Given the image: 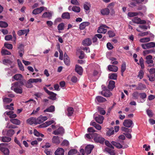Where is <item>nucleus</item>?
Here are the masks:
<instances>
[{
	"label": "nucleus",
	"mask_w": 155,
	"mask_h": 155,
	"mask_svg": "<svg viewBox=\"0 0 155 155\" xmlns=\"http://www.w3.org/2000/svg\"><path fill=\"white\" fill-rule=\"evenodd\" d=\"M91 136L92 138L94 139V141L101 143H103L104 142L105 139L102 137L100 135L95 133H91Z\"/></svg>",
	"instance_id": "f257e3e1"
},
{
	"label": "nucleus",
	"mask_w": 155,
	"mask_h": 155,
	"mask_svg": "<svg viewBox=\"0 0 155 155\" xmlns=\"http://www.w3.org/2000/svg\"><path fill=\"white\" fill-rule=\"evenodd\" d=\"M11 89L17 94H21L23 92L22 87L18 86L13 85L11 87Z\"/></svg>",
	"instance_id": "f03ea898"
},
{
	"label": "nucleus",
	"mask_w": 155,
	"mask_h": 155,
	"mask_svg": "<svg viewBox=\"0 0 155 155\" xmlns=\"http://www.w3.org/2000/svg\"><path fill=\"white\" fill-rule=\"evenodd\" d=\"M123 125L126 127H132L134 125L133 121L130 119H126L124 120L123 123Z\"/></svg>",
	"instance_id": "7ed1b4c3"
},
{
	"label": "nucleus",
	"mask_w": 155,
	"mask_h": 155,
	"mask_svg": "<svg viewBox=\"0 0 155 155\" xmlns=\"http://www.w3.org/2000/svg\"><path fill=\"white\" fill-rule=\"evenodd\" d=\"M104 89L101 92V94L103 96L106 97H109L112 95V93L109 90H106V87H104Z\"/></svg>",
	"instance_id": "20e7f679"
},
{
	"label": "nucleus",
	"mask_w": 155,
	"mask_h": 155,
	"mask_svg": "<svg viewBox=\"0 0 155 155\" xmlns=\"http://www.w3.org/2000/svg\"><path fill=\"white\" fill-rule=\"evenodd\" d=\"M92 44V40L91 39L87 38L84 40L82 43V44L85 46H89Z\"/></svg>",
	"instance_id": "39448f33"
},
{
	"label": "nucleus",
	"mask_w": 155,
	"mask_h": 155,
	"mask_svg": "<svg viewBox=\"0 0 155 155\" xmlns=\"http://www.w3.org/2000/svg\"><path fill=\"white\" fill-rule=\"evenodd\" d=\"M94 148V146L92 145H87L85 149V151L87 154H90Z\"/></svg>",
	"instance_id": "423d86ee"
},
{
	"label": "nucleus",
	"mask_w": 155,
	"mask_h": 155,
	"mask_svg": "<svg viewBox=\"0 0 155 155\" xmlns=\"http://www.w3.org/2000/svg\"><path fill=\"white\" fill-rule=\"evenodd\" d=\"M27 123L30 125L33 124H37L36 118L31 117L28 119L26 121Z\"/></svg>",
	"instance_id": "0eeeda50"
},
{
	"label": "nucleus",
	"mask_w": 155,
	"mask_h": 155,
	"mask_svg": "<svg viewBox=\"0 0 155 155\" xmlns=\"http://www.w3.org/2000/svg\"><path fill=\"white\" fill-rule=\"evenodd\" d=\"M44 7H41L39 8L35 9L33 10L32 13L35 15H37L40 13L44 10Z\"/></svg>",
	"instance_id": "6e6552de"
},
{
	"label": "nucleus",
	"mask_w": 155,
	"mask_h": 155,
	"mask_svg": "<svg viewBox=\"0 0 155 155\" xmlns=\"http://www.w3.org/2000/svg\"><path fill=\"white\" fill-rule=\"evenodd\" d=\"M29 31V29L21 30L18 31L17 34L19 36L24 34H25V36H26Z\"/></svg>",
	"instance_id": "1a4fd4ad"
},
{
	"label": "nucleus",
	"mask_w": 155,
	"mask_h": 155,
	"mask_svg": "<svg viewBox=\"0 0 155 155\" xmlns=\"http://www.w3.org/2000/svg\"><path fill=\"white\" fill-rule=\"evenodd\" d=\"M75 71L80 75L82 74L83 71V68L82 67L78 64L76 65Z\"/></svg>",
	"instance_id": "9d476101"
},
{
	"label": "nucleus",
	"mask_w": 155,
	"mask_h": 155,
	"mask_svg": "<svg viewBox=\"0 0 155 155\" xmlns=\"http://www.w3.org/2000/svg\"><path fill=\"white\" fill-rule=\"evenodd\" d=\"M90 25L88 22H84L81 23L79 25V28L81 30L84 29L86 26H88Z\"/></svg>",
	"instance_id": "9b49d317"
},
{
	"label": "nucleus",
	"mask_w": 155,
	"mask_h": 155,
	"mask_svg": "<svg viewBox=\"0 0 155 155\" xmlns=\"http://www.w3.org/2000/svg\"><path fill=\"white\" fill-rule=\"evenodd\" d=\"M64 150L61 148H58L55 152V155H64Z\"/></svg>",
	"instance_id": "f8f14e48"
},
{
	"label": "nucleus",
	"mask_w": 155,
	"mask_h": 155,
	"mask_svg": "<svg viewBox=\"0 0 155 155\" xmlns=\"http://www.w3.org/2000/svg\"><path fill=\"white\" fill-rule=\"evenodd\" d=\"M95 119L96 121L98 123L101 124L103 123L104 119V117L102 116L99 115L98 116L96 117H95Z\"/></svg>",
	"instance_id": "ddd939ff"
},
{
	"label": "nucleus",
	"mask_w": 155,
	"mask_h": 155,
	"mask_svg": "<svg viewBox=\"0 0 155 155\" xmlns=\"http://www.w3.org/2000/svg\"><path fill=\"white\" fill-rule=\"evenodd\" d=\"M111 143L112 144V145L115 146L116 147H117V148H124V147H123V146L120 143H117L114 141H112L111 142Z\"/></svg>",
	"instance_id": "4468645a"
},
{
	"label": "nucleus",
	"mask_w": 155,
	"mask_h": 155,
	"mask_svg": "<svg viewBox=\"0 0 155 155\" xmlns=\"http://www.w3.org/2000/svg\"><path fill=\"white\" fill-rule=\"evenodd\" d=\"M108 69L110 71L115 72L117 71L118 68L114 65H109L108 66Z\"/></svg>",
	"instance_id": "2eb2a0df"
},
{
	"label": "nucleus",
	"mask_w": 155,
	"mask_h": 155,
	"mask_svg": "<svg viewBox=\"0 0 155 155\" xmlns=\"http://www.w3.org/2000/svg\"><path fill=\"white\" fill-rule=\"evenodd\" d=\"M101 13L103 15H108L110 13V10L108 8H106L101 9Z\"/></svg>",
	"instance_id": "dca6fc26"
},
{
	"label": "nucleus",
	"mask_w": 155,
	"mask_h": 155,
	"mask_svg": "<svg viewBox=\"0 0 155 155\" xmlns=\"http://www.w3.org/2000/svg\"><path fill=\"white\" fill-rule=\"evenodd\" d=\"M115 82L114 81L110 80V81L109 84L108 86V88L109 89L113 90L115 87Z\"/></svg>",
	"instance_id": "f3484780"
},
{
	"label": "nucleus",
	"mask_w": 155,
	"mask_h": 155,
	"mask_svg": "<svg viewBox=\"0 0 155 155\" xmlns=\"http://www.w3.org/2000/svg\"><path fill=\"white\" fill-rule=\"evenodd\" d=\"M48 95H49L50 96L48 97V98L50 99L55 100L57 98L56 97L57 94L52 92H51Z\"/></svg>",
	"instance_id": "a211bd4d"
},
{
	"label": "nucleus",
	"mask_w": 155,
	"mask_h": 155,
	"mask_svg": "<svg viewBox=\"0 0 155 155\" xmlns=\"http://www.w3.org/2000/svg\"><path fill=\"white\" fill-rule=\"evenodd\" d=\"M52 142L56 144H58L60 143L59 137L58 136H54L52 139Z\"/></svg>",
	"instance_id": "6ab92c4d"
},
{
	"label": "nucleus",
	"mask_w": 155,
	"mask_h": 155,
	"mask_svg": "<svg viewBox=\"0 0 155 155\" xmlns=\"http://www.w3.org/2000/svg\"><path fill=\"white\" fill-rule=\"evenodd\" d=\"M95 100L100 103L104 102L107 101L105 98L101 96H97L96 97Z\"/></svg>",
	"instance_id": "aec40b11"
},
{
	"label": "nucleus",
	"mask_w": 155,
	"mask_h": 155,
	"mask_svg": "<svg viewBox=\"0 0 155 155\" xmlns=\"http://www.w3.org/2000/svg\"><path fill=\"white\" fill-rule=\"evenodd\" d=\"M67 110L68 112L67 114V116L68 117L72 116L74 111L73 108L72 107H69L67 108Z\"/></svg>",
	"instance_id": "412c9836"
},
{
	"label": "nucleus",
	"mask_w": 155,
	"mask_h": 155,
	"mask_svg": "<svg viewBox=\"0 0 155 155\" xmlns=\"http://www.w3.org/2000/svg\"><path fill=\"white\" fill-rule=\"evenodd\" d=\"M107 30L106 29L104 28L101 26L97 30V32L99 33L105 34L107 32Z\"/></svg>",
	"instance_id": "4be33fe9"
},
{
	"label": "nucleus",
	"mask_w": 155,
	"mask_h": 155,
	"mask_svg": "<svg viewBox=\"0 0 155 155\" xmlns=\"http://www.w3.org/2000/svg\"><path fill=\"white\" fill-rule=\"evenodd\" d=\"M41 81L42 80L41 78H30L28 80V82H31V83H37L38 82H41Z\"/></svg>",
	"instance_id": "5701e85b"
},
{
	"label": "nucleus",
	"mask_w": 155,
	"mask_h": 155,
	"mask_svg": "<svg viewBox=\"0 0 155 155\" xmlns=\"http://www.w3.org/2000/svg\"><path fill=\"white\" fill-rule=\"evenodd\" d=\"M55 110V107L53 105H51L49 107L47 108L44 110V112H52L54 111Z\"/></svg>",
	"instance_id": "b1692460"
},
{
	"label": "nucleus",
	"mask_w": 155,
	"mask_h": 155,
	"mask_svg": "<svg viewBox=\"0 0 155 155\" xmlns=\"http://www.w3.org/2000/svg\"><path fill=\"white\" fill-rule=\"evenodd\" d=\"M146 88V86L144 84L140 83L138 85L136 88V89L138 90H142Z\"/></svg>",
	"instance_id": "393cba45"
},
{
	"label": "nucleus",
	"mask_w": 155,
	"mask_h": 155,
	"mask_svg": "<svg viewBox=\"0 0 155 155\" xmlns=\"http://www.w3.org/2000/svg\"><path fill=\"white\" fill-rule=\"evenodd\" d=\"M61 17L64 19H69L70 18V13L68 12H64L62 14Z\"/></svg>",
	"instance_id": "a878e982"
},
{
	"label": "nucleus",
	"mask_w": 155,
	"mask_h": 155,
	"mask_svg": "<svg viewBox=\"0 0 155 155\" xmlns=\"http://www.w3.org/2000/svg\"><path fill=\"white\" fill-rule=\"evenodd\" d=\"M10 122L12 123L17 125H19L21 123V122L19 120L17 119H12L10 120Z\"/></svg>",
	"instance_id": "bb28decb"
},
{
	"label": "nucleus",
	"mask_w": 155,
	"mask_h": 155,
	"mask_svg": "<svg viewBox=\"0 0 155 155\" xmlns=\"http://www.w3.org/2000/svg\"><path fill=\"white\" fill-rule=\"evenodd\" d=\"M58 49L60 55L59 58L61 60H62L63 59V51L61 50L60 46L59 44L57 45Z\"/></svg>",
	"instance_id": "cd10ccee"
},
{
	"label": "nucleus",
	"mask_w": 155,
	"mask_h": 155,
	"mask_svg": "<svg viewBox=\"0 0 155 155\" xmlns=\"http://www.w3.org/2000/svg\"><path fill=\"white\" fill-rule=\"evenodd\" d=\"M13 85L18 86H22L23 85H25L24 84L22 81H19L15 82L12 84Z\"/></svg>",
	"instance_id": "c85d7f7f"
},
{
	"label": "nucleus",
	"mask_w": 155,
	"mask_h": 155,
	"mask_svg": "<svg viewBox=\"0 0 155 155\" xmlns=\"http://www.w3.org/2000/svg\"><path fill=\"white\" fill-rule=\"evenodd\" d=\"M15 133L14 130L12 129H10L7 131L6 135L9 137H12Z\"/></svg>",
	"instance_id": "c756f323"
},
{
	"label": "nucleus",
	"mask_w": 155,
	"mask_h": 155,
	"mask_svg": "<svg viewBox=\"0 0 155 155\" xmlns=\"http://www.w3.org/2000/svg\"><path fill=\"white\" fill-rule=\"evenodd\" d=\"M155 53V49H153L152 50H145L143 51L144 55L150 53Z\"/></svg>",
	"instance_id": "7c9ffc66"
},
{
	"label": "nucleus",
	"mask_w": 155,
	"mask_h": 155,
	"mask_svg": "<svg viewBox=\"0 0 155 155\" xmlns=\"http://www.w3.org/2000/svg\"><path fill=\"white\" fill-rule=\"evenodd\" d=\"M1 152L5 155H9V150L7 148L4 147L3 149H2Z\"/></svg>",
	"instance_id": "2f4dec72"
},
{
	"label": "nucleus",
	"mask_w": 155,
	"mask_h": 155,
	"mask_svg": "<svg viewBox=\"0 0 155 155\" xmlns=\"http://www.w3.org/2000/svg\"><path fill=\"white\" fill-rule=\"evenodd\" d=\"M72 10L75 12L78 13L80 12L81 9L79 7L75 6L72 7Z\"/></svg>",
	"instance_id": "473e14b6"
},
{
	"label": "nucleus",
	"mask_w": 155,
	"mask_h": 155,
	"mask_svg": "<svg viewBox=\"0 0 155 155\" xmlns=\"http://www.w3.org/2000/svg\"><path fill=\"white\" fill-rule=\"evenodd\" d=\"M117 77V75L116 73L109 74V78L111 79L116 80Z\"/></svg>",
	"instance_id": "72a5a7b5"
},
{
	"label": "nucleus",
	"mask_w": 155,
	"mask_h": 155,
	"mask_svg": "<svg viewBox=\"0 0 155 155\" xmlns=\"http://www.w3.org/2000/svg\"><path fill=\"white\" fill-rule=\"evenodd\" d=\"M24 45L22 44H19V45L18 47V49L19 50L18 51H23L24 53Z\"/></svg>",
	"instance_id": "f704fd0d"
},
{
	"label": "nucleus",
	"mask_w": 155,
	"mask_h": 155,
	"mask_svg": "<svg viewBox=\"0 0 155 155\" xmlns=\"http://www.w3.org/2000/svg\"><path fill=\"white\" fill-rule=\"evenodd\" d=\"M2 140L3 142H8L11 140V139L10 137L5 136L2 137Z\"/></svg>",
	"instance_id": "c9c22d12"
},
{
	"label": "nucleus",
	"mask_w": 155,
	"mask_h": 155,
	"mask_svg": "<svg viewBox=\"0 0 155 155\" xmlns=\"http://www.w3.org/2000/svg\"><path fill=\"white\" fill-rule=\"evenodd\" d=\"M22 75L20 74H16L13 77L16 80L18 81L21 79V78L22 77Z\"/></svg>",
	"instance_id": "e433bc0d"
},
{
	"label": "nucleus",
	"mask_w": 155,
	"mask_h": 155,
	"mask_svg": "<svg viewBox=\"0 0 155 155\" xmlns=\"http://www.w3.org/2000/svg\"><path fill=\"white\" fill-rule=\"evenodd\" d=\"M97 110L98 112L101 114L104 115L105 114L106 112L105 110H104L103 108L100 107H98Z\"/></svg>",
	"instance_id": "4c0bfd02"
},
{
	"label": "nucleus",
	"mask_w": 155,
	"mask_h": 155,
	"mask_svg": "<svg viewBox=\"0 0 155 155\" xmlns=\"http://www.w3.org/2000/svg\"><path fill=\"white\" fill-rule=\"evenodd\" d=\"M137 10H142L143 12H145L146 10V8L144 5H140L138 7Z\"/></svg>",
	"instance_id": "58836bf2"
},
{
	"label": "nucleus",
	"mask_w": 155,
	"mask_h": 155,
	"mask_svg": "<svg viewBox=\"0 0 155 155\" xmlns=\"http://www.w3.org/2000/svg\"><path fill=\"white\" fill-rule=\"evenodd\" d=\"M34 134L37 137H42L44 136V134L39 133L37 130L36 129H34Z\"/></svg>",
	"instance_id": "ea45409f"
},
{
	"label": "nucleus",
	"mask_w": 155,
	"mask_h": 155,
	"mask_svg": "<svg viewBox=\"0 0 155 155\" xmlns=\"http://www.w3.org/2000/svg\"><path fill=\"white\" fill-rule=\"evenodd\" d=\"M8 25L6 22L1 21H0V27L1 28H6L8 26Z\"/></svg>",
	"instance_id": "a19ab883"
},
{
	"label": "nucleus",
	"mask_w": 155,
	"mask_h": 155,
	"mask_svg": "<svg viewBox=\"0 0 155 155\" xmlns=\"http://www.w3.org/2000/svg\"><path fill=\"white\" fill-rule=\"evenodd\" d=\"M150 38H141L140 41V42L142 43L147 42L150 41Z\"/></svg>",
	"instance_id": "79ce46f5"
},
{
	"label": "nucleus",
	"mask_w": 155,
	"mask_h": 155,
	"mask_svg": "<svg viewBox=\"0 0 155 155\" xmlns=\"http://www.w3.org/2000/svg\"><path fill=\"white\" fill-rule=\"evenodd\" d=\"M147 48L149 49L150 48H153L155 47V43L154 42H150L147 43Z\"/></svg>",
	"instance_id": "37998d69"
},
{
	"label": "nucleus",
	"mask_w": 155,
	"mask_h": 155,
	"mask_svg": "<svg viewBox=\"0 0 155 155\" xmlns=\"http://www.w3.org/2000/svg\"><path fill=\"white\" fill-rule=\"evenodd\" d=\"M51 16V14L49 12H45L42 15V17L44 18H48Z\"/></svg>",
	"instance_id": "c03bdc74"
},
{
	"label": "nucleus",
	"mask_w": 155,
	"mask_h": 155,
	"mask_svg": "<svg viewBox=\"0 0 155 155\" xmlns=\"http://www.w3.org/2000/svg\"><path fill=\"white\" fill-rule=\"evenodd\" d=\"M18 65L19 68L20 70L22 71H23L24 70V67L23 66L22 64L21 63V61H19V60H17Z\"/></svg>",
	"instance_id": "a18cd8bd"
},
{
	"label": "nucleus",
	"mask_w": 155,
	"mask_h": 155,
	"mask_svg": "<svg viewBox=\"0 0 155 155\" xmlns=\"http://www.w3.org/2000/svg\"><path fill=\"white\" fill-rule=\"evenodd\" d=\"M118 138L119 139H121L122 140L119 141L123 145L124 144V142L123 140H124L125 139V136L123 135H121L118 137Z\"/></svg>",
	"instance_id": "49530a36"
},
{
	"label": "nucleus",
	"mask_w": 155,
	"mask_h": 155,
	"mask_svg": "<svg viewBox=\"0 0 155 155\" xmlns=\"http://www.w3.org/2000/svg\"><path fill=\"white\" fill-rule=\"evenodd\" d=\"M1 53L2 55H10L11 53L6 49H2L1 51Z\"/></svg>",
	"instance_id": "de8ad7c7"
},
{
	"label": "nucleus",
	"mask_w": 155,
	"mask_h": 155,
	"mask_svg": "<svg viewBox=\"0 0 155 155\" xmlns=\"http://www.w3.org/2000/svg\"><path fill=\"white\" fill-rule=\"evenodd\" d=\"M77 151L75 149H71L70 150L68 153V155H73L77 153Z\"/></svg>",
	"instance_id": "09e8293b"
},
{
	"label": "nucleus",
	"mask_w": 155,
	"mask_h": 155,
	"mask_svg": "<svg viewBox=\"0 0 155 155\" xmlns=\"http://www.w3.org/2000/svg\"><path fill=\"white\" fill-rule=\"evenodd\" d=\"M64 24L63 23H61L58 26V29L59 31H62L64 30Z\"/></svg>",
	"instance_id": "8fccbe9b"
},
{
	"label": "nucleus",
	"mask_w": 155,
	"mask_h": 155,
	"mask_svg": "<svg viewBox=\"0 0 155 155\" xmlns=\"http://www.w3.org/2000/svg\"><path fill=\"white\" fill-rule=\"evenodd\" d=\"M147 77L149 78V80L151 81H153L155 80V74L148 75Z\"/></svg>",
	"instance_id": "3c124183"
},
{
	"label": "nucleus",
	"mask_w": 155,
	"mask_h": 155,
	"mask_svg": "<svg viewBox=\"0 0 155 155\" xmlns=\"http://www.w3.org/2000/svg\"><path fill=\"white\" fill-rule=\"evenodd\" d=\"M139 95V94L137 91H135L132 94V96L133 97V99L135 100L138 99Z\"/></svg>",
	"instance_id": "603ef678"
},
{
	"label": "nucleus",
	"mask_w": 155,
	"mask_h": 155,
	"mask_svg": "<svg viewBox=\"0 0 155 155\" xmlns=\"http://www.w3.org/2000/svg\"><path fill=\"white\" fill-rule=\"evenodd\" d=\"M14 106V104L13 103H11L10 105H7L5 107V109H9L11 110H14V107H13V106Z\"/></svg>",
	"instance_id": "864d4df0"
},
{
	"label": "nucleus",
	"mask_w": 155,
	"mask_h": 155,
	"mask_svg": "<svg viewBox=\"0 0 155 155\" xmlns=\"http://www.w3.org/2000/svg\"><path fill=\"white\" fill-rule=\"evenodd\" d=\"M139 13L136 12H129L128 13V15L130 17H133L137 15Z\"/></svg>",
	"instance_id": "5fc2aeb1"
},
{
	"label": "nucleus",
	"mask_w": 155,
	"mask_h": 155,
	"mask_svg": "<svg viewBox=\"0 0 155 155\" xmlns=\"http://www.w3.org/2000/svg\"><path fill=\"white\" fill-rule=\"evenodd\" d=\"M144 74V73L143 71L142 70H140L139 72L137 77L140 79H141L143 78Z\"/></svg>",
	"instance_id": "6e6d98bb"
},
{
	"label": "nucleus",
	"mask_w": 155,
	"mask_h": 155,
	"mask_svg": "<svg viewBox=\"0 0 155 155\" xmlns=\"http://www.w3.org/2000/svg\"><path fill=\"white\" fill-rule=\"evenodd\" d=\"M121 129L122 131L127 132H131L132 131L131 129H128L124 127H122Z\"/></svg>",
	"instance_id": "4d7b16f0"
},
{
	"label": "nucleus",
	"mask_w": 155,
	"mask_h": 155,
	"mask_svg": "<svg viewBox=\"0 0 155 155\" xmlns=\"http://www.w3.org/2000/svg\"><path fill=\"white\" fill-rule=\"evenodd\" d=\"M126 69V64L125 62L121 65V72H124Z\"/></svg>",
	"instance_id": "13d9d810"
},
{
	"label": "nucleus",
	"mask_w": 155,
	"mask_h": 155,
	"mask_svg": "<svg viewBox=\"0 0 155 155\" xmlns=\"http://www.w3.org/2000/svg\"><path fill=\"white\" fill-rule=\"evenodd\" d=\"M4 46L9 49H12L13 48V45L11 44L5 43Z\"/></svg>",
	"instance_id": "bf43d9fd"
},
{
	"label": "nucleus",
	"mask_w": 155,
	"mask_h": 155,
	"mask_svg": "<svg viewBox=\"0 0 155 155\" xmlns=\"http://www.w3.org/2000/svg\"><path fill=\"white\" fill-rule=\"evenodd\" d=\"M105 145L108 147L112 149H114V147L113 146L111 143H110L108 141H105Z\"/></svg>",
	"instance_id": "052dcab7"
},
{
	"label": "nucleus",
	"mask_w": 155,
	"mask_h": 155,
	"mask_svg": "<svg viewBox=\"0 0 155 155\" xmlns=\"http://www.w3.org/2000/svg\"><path fill=\"white\" fill-rule=\"evenodd\" d=\"M141 21V19L139 18H138V17H135L134 18L133 21V22L134 23L137 24H140V21Z\"/></svg>",
	"instance_id": "680f3d73"
},
{
	"label": "nucleus",
	"mask_w": 155,
	"mask_h": 155,
	"mask_svg": "<svg viewBox=\"0 0 155 155\" xmlns=\"http://www.w3.org/2000/svg\"><path fill=\"white\" fill-rule=\"evenodd\" d=\"M114 130L113 129H109V130L107 132V134L110 136L114 134Z\"/></svg>",
	"instance_id": "e2e57ef3"
},
{
	"label": "nucleus",
	"mask_w": 155,
	"mask_h": 155,
	"mask_svg": "<svg viewBox=\"0 0 155 155\" xmlns=\"http://www.w3.org/2000/svg\"><path fill=\"white\" fill-rule=\"evenodd\" d=\"M12 101V99L10 98H5L3 99V101L6 103H9L11 102Z\"/></svg>",
	"instance_id": "0e129e2a"
},
{
	"label": "nucleus",
	"mask_w": 155,
	"mask_h": 155,
	"mask_svg": "<svg viewBox=\"0 0 155 155\" xmlns=\"http://www.w3.org/2000/svg\"><path fill=\"white\" fill-rule=\"evenodd\" d=\"M69 141L66 140H64L61 143V145L63 146H68L69 145Z\"/></svg>",
	"instance_id": "69168bd1"
},
{
	"label": "nucleus",
	"mask_w": 155,
	"mask_h": 155,
	"mask_svg": "<svg viewBox=\"0 0 155 155\" xmlns=\"http://www.w3.org/2000/svg\"><path fill=\"white\" fill-rule=\"evenodd\" d=\"M31 82H28V80L27 82L25 84V86L28 88H31L33 87L32 85Z\"/></svg>",
	"instance_id": "338daca9"
},
{
	"label": "nucleus",
	"mask_w": 155,
	"mask_h": 155,
	"mask_svg": "<svg viewBox=\"0 0 155 155\" xmlns=\"http://www.w3.org/2000/svg\"><path fill=\"white\" fill-rule=\"evenodd\" d=\"M58 131L59 133L61 134H63L64 132V129L62 127H59L58 129Z\"/></svg>",
	"instance_id": "774afa93"
}]
</instances>
